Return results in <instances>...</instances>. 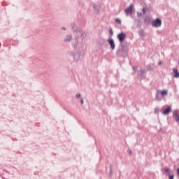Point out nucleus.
<instances>
[{
  "label": "nucleus",
  "mask_w": 179,
  "mask_h": 179,
  "mask_svg": "<svg viewBox=\"0 0 179 179\" xmlns=\"http://www.w3.org/2000/svg\"><path fill=\"white\" fill-rule=\"evenodd\" d=\"M74 36V48L77 49H82L83 48V39H84V34L83 30L78 29Z\"/></svg>",
  "instance_id": "1"
},
{
  "label": "nucleus",
  "mask_w": 179,
  "mask_h": 179,
  "mask_svg": "<svg viewBox=\"0 0 179 179\" xmlns=\"http://www.w3.org/2000/svg\"><path fill=\"white\" fill-rule=\"evenodd\" d=\"M127 55H128V50L124 45H122L121 49L118 50L116 52V55L118 57H127Z\"/></svg>",
  "instance_id": "2"
},
{
  "label": "nucleus",
  "mask_w": 179,
  "mask_h": 179,
  "mask_svg": "<svg viewBox=\"0 0 179 179\" xmlns=\"http://www.w3.org/2000/svg\"><path fill=\"white\" fill-rule=\"evenodd\" d=\"M69 55H70L71 57H73V59H74V62H78L82 57L80 51L77 52L75 51H70Z\"/></svg>",
  "instance_id": "3"
},
{
  "label": "nucleus",
  "mask_w": 179,
  "mask_h": 179,
  "mask_svg": "<svg viewBox=\"0 0 179 179\" xmlns=\"http://www.w3.org/2000/svg\"><path fill=\"white\" fill-rule=\"evenodd\" d=\"M127 38V34L124 32H121L117 35V39L120 43H122Z\"/></svg>",
  "instance_id": "4"
},
{
  "label": "nucleus",
  "mask_w": 179,
  "mask_h": 179,
  "mask_svg": "<svg viewBox=\"0 0 179 179\" xmlns=\"http://www.w3.org/2000/svg\"><path fill=\"white\" fill-rule=\"evenodd\" d=\"M161 26H162V20L159 18H157L152 22V27L158 28V27H160Z\"/></svg>",
  "instance_id": "5"
},
{
  "label": "nucleus",
  "mask_w": 179,
  "mask_h": 179,
  "mask_svg": "<svg viewBox=\"0 0 179 179\" xmlns=\"http://www.w3.org/2000/svg\"><path fill=\"white\" fill-rule=\"evenodd\" d=\"M107 42L108 43L111 50H114L115 49V43L114 39L108 38Z\"/></svg>",
  "instance_id": "6"
},
{
  "label": "nucleus",
  "mask_w": 179,
  "mask_h": 179,
  "mask_svg": "<svg viewBox=\"0 0 179 179\" xmlns=\"http://www.w3.org/2000/svg\"><path fill=\"white\" fill-rule=\"evenodd\" d=\"M73 40V36L72 34H67L64 37V43H70Z\"/></svg>",
  "instance_id": "7"
},
{
  "label": "nucleus",
  "mask_w": 179,
  "mask_h": 179,
  "mask_svg": "<svg viewBox=\"0 0 179 179\" xmlns=\"http://www.w3.org/2000/svg\"><path fill=\"white\" fill-rule=\"evenodd\" d=\"M70 27H71V29H73V33H74V34L78 32V29H82L81 28L76 27L75 22H71V24H70Z\"/></svg>",
  "instance_id": "8"
},
{
  "label": "nucleus",
  "mask_w": 179,
  "mask_h": 179,
  "mask_svg": "<svg viewBox=\"0 0 179 179\" xmlns=\"http://www.w3.org/2000/svg\"><path fill=\"white\" fill-rule=\"evenodd\" d=\"M173 117L175 118V120L177 123L179 122V111L178 110H174L173 113Z\"/></svg>",
  "instance_id": "9"
},
{
  "label": "nucleus",
  "mask_w": 179,
  "mask_h": 179,
  "mask_svg": "<svg viewBox=\"0 0 179 179\" xmlns=\"http://www.w3.org/2000/svg\"><path fill=\"white\" fill-rule=\"evenodd\" d=\"M132 12H133V6L132 5H130L128 8H127L124 10V13L126 14H132Z\"/></svg>",
  "instance_id": "10"
},
{
  "label": "nucleus",
  "mask_w": 179,
  "mask_h": 179,
  "mask_svg": "<svg viewBox=\"0 0 179 179\" xmlns=\"http://www.w3.org/2000/svg\"><path fill=\"white\" fill-rule=\"evenodd\" d=\"M155 99L158 101H160L162 99L161 92H159L158 90H157L155 94Z\"/></svg>",
  "instance_id": "11"
},
{
  "label": "nucleus",
  "mask_w": 179,
  "mask_h": 179,
  "mask_svg": "<svg viewBox=\"0 0 179 179\" xmlns=\"http://www.w3.org/2000/svg\"><path fill=\"white\" fill-rule=\"evenodd\" d=\"M172 111V109L170 106H168L166 109L162 111V114L164 115H169Z\"/></svg>",
  "instance_id": "12"
},
{
  "label": "nucleus",
  "mask_w": 179,
  "mask_h": 179,
  "mask_svg": "<svg viewBox=\"0 0 179 179\" xmlns=\"http://www.w3.org/2000/svg\"><path fill=\"white\" fill-rule=\"evenodd\" d=\"M173 74H174V78H179V72H178V69L173 68Z\"/></svg>",
  "instance_id": "13"
},
{
  "label": "nucleus",
  "mask_w": 179,
  "mask_h": 179,
  "mask_svg": "<svg viewBox=\"0 0 179 179\" xmlns=\"http://www.w3.org/2000/svg\"><path fill=\"white\" fill-rule=\"evenodd\" d=\"M159 92H160V94L162 97H164V96L168 95V91L167 90H164L162 91H160Z\"/></svg>",
  "instance_id": "14"
},
{
  "label": "nucleus",
  "mask_w": 179,
  "mask_h": 179,
  "mask_svg": "<svg viewBox=\"0 0 179 179\" xmlns=\"http://www.w3.org/2000/svg\"><path fill=\"white\" fill-rule=\"evenodd\" d=\"M144 74H145L144 70L139 71V76H141V78H142V79L145 78Z\"/></svg>",
  "instance_id": "15"
},
{
  "label": "nucleus",
  "mask_w": 179,
  "mask_h": 179,
  "mask_svg": "<svg viewBox=\"0 0 179 179\" xmlns=\"http://www.w3.org/2000/svg\"><path fill=\"white\" fill-rule=\"evenodd\" d=\"M138 35L140 37H143L144 36V30H143L142 29H140L138 30Z\"/></svg>",
  "instance_id": "16"
},
{
  "label": "nucleus",
  "mask_w": 179,
  "mask_h": 179,
  "mask_svg": "<svg viewBox=\"0 0 179 179\" xmlns=\"http://www.w3.org/2000/svg\"><path fill=\"white\" fill-rule=\"evenodd\" d=\"M164 171L167 173L168 176H170L171 175V171H170V169L168 168V167H166L164 169Z\"/></svg>",
  "instance_id": "17"
},
{
  "label": "nucleus",
  "mask_w": 179,
  "mask_h": 179,
  "mask_svg": "<svg viewBox=\"0 0 179 179\" xmlns=\"http://www.w3.org/2000/svg\"><path fill=\"white\" fill-rule=\"evenodd\" d=\"M115 23H117L119 25H121L122 24V21L119 19V18H116L115 20Z\"/></svg>",
  "instance_id": "18"
},
{
  "label": "nucleus",
  "mask_w": 179,
  "mask_h": 179,
  "mask_svg": "<svg viewBox=\"0 0 179 179\" xmlns=\"http://www.w3.org/2000/svg\"><path fill=\"white\" fill-rule=\"evenodd\" d=\"M144 23L145 24H148L150 23V20H148V17H145L144 18Z\"/></svg>",
  "instance_id": "19"
},
{
  "label": "nucleus",
  "mask_w": 179,
  "mask_h": 179,
  "mask_svg": "<svg viewBox=\"0 0 179 179\" xmlns=\"http://www.w3.org/2000/svg\"><path fill=\"white\" fill-rule=\"evenodd\" d=\"M101 41V43H99V45L102 46L104 44L105 40L104 39H99Z\"/></svg>",
  "instance_id": "20"
},
{
  "label": "nucleus",
  "mask_w": 179,
  "mask_h": 179,
  "mask_svg": "<svg viewBox=\"0 0 179 179\" xmlns=\"http://www.w3.org/2000/svg\"><path fill=\"white\" fill-rule=\"evenodd\" d=\"M109 34L110 36H113V29L111 28L109 29Z\"/></svg>",
  "instance_id": "21"
},
{
  "label": "nucleus",
  "mask_w": 179,
  "mask_h": 179,
  "mask_svg": "<svg viewBox=\"0 0 179 179\" xmlns=\"http://www.w3.org/2000/svg\"><path fill=\"white\" fill-rule=\"evenodd\" d=\"M143 15H145L146 13L145 8H142L141 10Z\"/></svg>",
  "instance_id": "22"
},
{
  "label": "nucleus",
  "mask_w": 179,
  "mask_h": 179,
  "mask_svg": "<svg viewBox=\"0 0 179 179\" xmlns=\"http://www.w3.org/2000/svg\"><path fill=\"white\" fill-rule=\"evenodd\" d=\"M141 16H142V13H139V12H137V17H141Z\"/></svg>",
  "instance_id": "23"
},
{
  "label": "nucleus",
  "mask_w": 179,
  "mask_h": 179,
  "mask_svg": "<svg viewBox=\"0 0 179 179\" xmlns=\"http://www.w3.org/2000/svg\"><path fill=\"white\" fill-rule=\"evenodd\" d=\"M159 111V109L158 108H155V113H158Z\"/></svg>",
  "instance_id": "24"
},
{
  "label": "nucleus",
  "mask_w": 179,
  "mask_h": 179,
  "mask_svg": "<svg viewBox=\"0 0 179 179\" xmlns=\"http://www.w3.org/2000/svg\"><path fill=\"white\" fill-rule=\"evenodd\" d=\"M169 179H174V176L173 175H169Z\"/></svg>",
  "instance_id": "25"
},
{
  "label": "nucleus",
  "mask_w": 179,
  "mask_h": 179,
  "mask_svg": "<svg viewBox=\"0 0 179 179\" xmlns=\"http://www.w3.org/2000/svg\"><path fill=\"white\" fill-rule=\"evenodd\" d=\"M80 96H81L80 93H78V94H76V97H77V98H80Z\"/></svg>",
  "instance_id": "26"
},
{
  "label": "nucleus",
  "mask_w": 179,
  "mask_h": 179,
  "mask_svg": "<svg viewBox=\"0 0 179 179\" xmlns=\"http://www.w3.org/2000/svg\"><path fill=\"white\" fill-rule=\"evenodd\" d=\"M113 173V168L111 166H110V175H111Z\"/></svg>",
  "instance_id": "27"
},
{
  "label": "nucleus",
  "mask_w": 179,
  "mask_h": 179,
  "mask_svg": "<svg viewBox=\"0 0 179 179\" xmlns=\"http://www.w3.org/2000/svg\"><path fill=\"white\" fill-rule=\"evenodd\" d=\"M84 104V100H83V98H81V105H83Z\"/></svg>",
  "instance_id": "28"
},
{
  "label": "nucleus",
  "mask_w": 179,
  "mask_h": 179,
  "mask_svg": "<svg viewBox=\"0 0 179 179\" xmlns=\"http://www.w3.org/2000/svg\"><path fill=\"white\" fill-rule=\"evenodd\" d=\"M62 30L66 31V28L65 27H62Z\"/></svg>",
  "instance_id": "29"
},
{
  "label": "nucleus",
  "mask_w": 179,
  "mask_h": 179,
  "mask_svg": "<svg viewBox=\"0 0 179 179\" xmlns=\"http://www.w3.org/2000/svg\"><path fill=\"white\" fill-rule=\"evenodd\" d=\"M177 175L179 176V168L177 169Z\"/></svg>",
  "instance_id": "30"
},
{
  "label": "nucleus",
  "mask_w": 179,
  "mask_h": 179,
  "mask_svg": "<svg viewBox=\"0 0 179 179\" xmlns=\"http://www.w3.org/2000/svg\"><path fill=\"white\" fill-rule=\"evenodd\" d=\"M129 155H132V151L131 150H129Z\"/></svg>",
  "instance_id": "31"
},
{
  "label": "nucleus",
  "mask_w": 179,
  "mask_h": 179,
  "mask_svg": "<svg viewBox=\"0 0 179 179\" xmlns=\"http://www.w3.org/2000/svg\"><path fill=\"white\" fill-rule=\"evenodd\" d=\"M162 64V62H159V65H161Z\"/></svg>",
  "instance_id": "32"
},
{
  "label": "nucleus",
  "mask_w": 179,
  "mask_h": 179,
  "mask_svg": "<svg viewBox=\"0 0 179 179\" xmlns=\"http://www.w3.org/2000/svg\"><path fill=\"white\" fill-rule=\"evenodd\" d=\"M94 9L96 10V6L95 5L94 6Z\"/></svg>",
  "instance_id": "33"
},
{
  "label": "nucleus",
  "mask_w": 179,
  "mask_h": 179,
  "mask_svg": "<svg viewBox=\"0 0 179 179\" xmlns=\"http://www.w3.org/2000/svg\"><path fill=\"white\" fill-rule=\"evenodd\" d=\"M178 64H179V62H178Z\"/></svg>",
  "instance_id": "34"
}]
</instances>
